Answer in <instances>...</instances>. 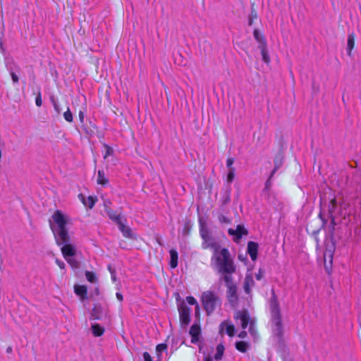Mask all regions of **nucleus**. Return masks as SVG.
I'll use <instances>...</instances> for the list:
<instances>
[{
	"label": "nucleus",
	"instance_id": "1",
	"mask_svg": "<svg viewBox=\"0 0 361 361\" xmlns=\"http://www.w3.org/2000/svg\"><path fill=\"white\" fill-rule=\"evenodd\" d=\"M49 224L56 244L63 243L69 239L71 234L68 228L72 224V221L67 214L60 210H56L52 214Z\"/></svg>",
	"mask_w": 361,
	"mask_h": 361
},
{
	"label": "nucleus",
	"instance_id": "2",
	"mask_svg": "<svg viewBox=\"0 0 361 361\" xmlns=\"http://www.w3.org/2000/svg\"><path fill=\"white\" fill-rule=\"evenodd\" d=\"M211 265L219 273L230 276L235 272L236 267L229 251L224 247L215 250L211 258Z\"/></svg>",
	"mask_w": 361,
	"mask_h": 361
},
{
	"label": "nucleus",
	"instance_id": "3",
	"mask_svg": "<svg viewBox=\"0 0 361 361\" xmlns=\"http://www.w3.org/2000/svg\"><path fill=\"white\" fill-rule=\"evenodd\" d=\"M57 245L61 246V250L62 255L65 259L67 261V262L73 268H78L79 266V263L74 258V257L77 254V248L74 244L71 243V235L69 236V239L66 242Z\"/></svg>",
	"mask_w": 361,
	"mask_h": 361
},
{
	"label": "nucleus",
	"instance_id": "4",
	"mask_svg": "<svg viewBox=\"0 0 361 361\" xmlns=\"http://www.w3.org/2000/svg\"><path fill=\"white\" fill-rule=\"evenodd\" d=\"M200 235L203 239L202 247L204 248H211L212 249L213 252L215 250H219L221 248L219 243L212 236L209 231L205 225H201Z\"/></svg>",
	"mask_w": 361,
	"mask_h": 361
},
{
	"label": "nucleus",
	"instance_id": "5",
	"mask_svg": "<svg viewBox=\"0 0 361 361\" xmlns=\"http://www.w3.org/2000/svg\"><path fill=\"white\" fill-rule=\"evenodd\" d=\"M202 302L204 309L208 313L212 312L216 306L219 304V298L210 291H206L202 293Z\"/></svg>",
	"mask_w": 361,
	"mask_h": 361
},
{
	"label": "nucleus",
	"instance_id": "6",
	"mask_svg": "<svg viewBox=\"0 0 361 361\" xmlns=\"http://www.w3.org/2000/svg\"><path fill=\"white\" fill-rule=\"evenodd\" d=\"M234 318L235 319L236 323L240 324L243 329H245L248 324L252 326V320L250 317L247 312L245 310L238 311L235 315Z\"/></svg>",
	"mask_w": 361,
	"mask_h": 361
},
{
	"label": "nucleus",
	"instance_id": "7",
	"mask_svg": "<svg viewBox=\"0 0 361 361\" xmlns=\"http://www.w3.org/2000/svg\"><path fill=\"white\" fill-rule=\"evenodd\" d=\"M271 314H272V323L274 324V333L276 336H280L281 334V320L279 314V308L275 303L271 305Z\"/></svg>",
	"mask_w": 361,
	"mask_h": 361
},
{
	"label": "nucleus",
	"instance_id": "8",
	"mask_svg": "<svg viewBox=\"0 0 361 361\" xmlns=\"http://www.w3.org/2000/svg\"><path fill=\"white\" fill-rule=\"evenodd\" d=\"M224 280L227 286V296L231 302H235L237 300L236 295V286L233 283L232 278L231 276L225 275Z\"/></svg>",
	"mask_w": 361,
	"mask_h": 361
},
{
	"label": "nucleus",
	"instance_id": "9",
	"mask_svg": "<svg viewBox=\"0 0 361 361\" xmlns=\"http://www.w3.org/2000/svg\"><path fill=\"white\" fill-rule=\"evenodd\" d=\"M178 312L181 324L188 325L190 322V309L182 302L178 305Z\"/></svg>",
	"mask_w": 361,
	"mask_h": 361
},
{
	"label": "nucleus",
	"instance_id": "10",
	"mask_svg": "<svg viewBox=\"0 0 361 361\" xmlns=\"http://www.w3.org/2000/svg\"><path fill=\"white\" fill-rule=\"evenodd\" d=\"M219 331L222 334H226L229 336H233L235 334V328L231 322L225 321L221 324Z\"/></svg>",
	"mask_w": 361,
	"mask_h": 361
},
{
	"label": "nucleus",
	"instance_id": "11",
	"mask_svg": "<svg viewBox=\"0 0 361 361\" xmlns=\"http://www.w3.org/2000/svg\"><path fill=\"white\" fill-rule=\"evenodd\" d=\"M228 233L231 235L233 236V240L235 241H238V240H239L241 238V237L243 235H246L247 234V231L243 228V226L239 225V226H237V228L235 229L230 228L228 230Z\"/></svg>",
	"mask_w": 361,
	"mask_h": 361
},
{
	"label": "nucleus",
	"instance_id": "12",
	"mask_svg": "<svg viewBox=\"0 0 361 361\" xmlns=\"http://www.w3.org/2000/svg\"><path fill=\"white\" fill-rule=\"evenodd\" d=\"M254 286L255 281L253 279L252 274L248 271L245 279L244 290L247 294H249L250 293L251 290Z\"/></svg>",
	"mask_w": 361,
	"mask_h": 361
},
{
	"label": "nucleus",
	"instance_id": "13",
	"mask_svg": "<svg viewBox=\"0 0 361 361\" xmlns=\"http://www.w3.org/2000/svg\"><path fill=\"white\" fill-rule=\"evenodd\" d=\"M74 292L81 301H84L87 298V288L85 286L75 284L74 286Z\"/></svg>",
	"mask_w": 361,
	"mask_h": 361
},
{
	"label": "nucleus",
	"instance_id": "14",
	"mask_svg": "<svg viewBox=\"0 0 361 361\" xmlns=\"http://www.w3.org/2000/svg\"><path fill=\"white\" fill-rule=\"evenodd\" d=\"M201 329L198 324H193L190 329V335L192 337V343H197L200 339Z\"/></svg>",
	"mask_w": 361,
	"mask_h": 361
},
{
	"label": "nucleus",
	"instance_id": "15",
	"mask_svg": "<svg viewBox=\"0 0 361 361\" xmlns=\"http://www.w3.org/2000/svg\"><path fill=\"white\" fill-rule=\"evenodd\" d=\"M80 200L82 202L85 207L90 209L92 208L97 201V198L93 196L85 197L83 195H79Z\"/></svg>",
	"mask_w": 361,
	"mask_h": 361
},
{
	"label": "nucleus",
	"instance_id": "16",
	"mask_svg": "<svg viewBox=\"0 0 361 361\" xmlns=\"http://www.w3.org/2000/svg\"><path fill=\"white\" fill-rule=\"evenodd\" d=\"M118 227L125 237L130 238H135L131 229L129 227L125 226L122 221H118Z\"/></svg>",
	"mask_w": 361,
	"mask_h": 361
},
{
	"label": "nucleus",
	"instance_id": "17",
	"mask_svg": "<svg viewBox=\"0 0 361 361\" xmlns=\"http://www.w3.org/2000/svg\"><path fill=\"white\" fill-rule=\"evenodd\" d=\"M258 245L254 242H250L247 245V252L252 260H255L257 257Z\"/></svg>",
	"mask_w": 361,
	"mask_h": 361
},
{
	"label": "nucleus",
	"instance_id": "18",
	"mask_svg": "<svg viewBox=\"0 0 361 361\" xmlns=\"http://www.w3.org/2000/svg\"><path fill=\"white\" fill-rule=\"evenodd\" d=\"M355 35L354 33H351L348 35V40H347V51L348 54L349 56H351V52L355 47Z\"/></svg>",
	"mask_w": 361,
	"mask_h": 361
},
{
	"label": "nucleus",
	"instance_id": "19",
	"mask_svg": "<svg viewBox=\"0 0 361 361\" xmlns=\"http://www.w3.org/2000/svg\"><path fill=\"white\" fill-rule=\"evenodd\" d=\"M170 253V267L172 269L176 268L178 266V252L176 250L171 249Z\"/></svg>",
	"mask_w": 361,
	"mask_h": 361
},
{
	"label": "nucleus",
	"instance_id": "20",
	"mask_svg": "<svg viewBox=\"0 0 361 361\" xmlns=\"http://www.w3.org/2000/svg\"><path fill=\"white\" fill-rule=\"evenodd\" d=\"M255 39L258 42L259 47L267 45L265 37L262 33H261L257 29H255L253 32Z\"/></svg>",
	"mask_w": 361,
	"mask_h": 361
},
{
	"label": "nucleus",
	"instance_id": "21",
	"mask_svg": "<svg viewBox=\"0 0 361 361\" xmlns=\"http://www.w3.org/2000/svg\"><path fill=\"white\" fill-rule=\"evenodd\" d=\"M97 182L98 184L102 185H106L109 183L108 178L106 177V175L104 171H99Z\"/></svg>",
	"mask_w": 361,
	"mask_h": 361
},
{
	"label": "nucleus",
	"instance_id": "22",
	"mask_svg": "<svg viewBox=\"0 0 361 361\" xmlns=\"http://www.w3.org/2000/svg\"><path fill=\"white\" fill-rule=\"evenodd\" d=\"M167 350V345L165 343H161L157 345L156 347V355L157 358L161 361V355L162 353L166 352Z\"/></svg>",
	"mask_w": 361,
	"mask_h": 361
},
{
	"label": "nucleus",
	"instance_id": "23",
	"mask_svg": "<svg viewBox=\"0 0 361 361\" xmlns=\"http://www.w3.org/2000/svg\"><path fill=\"white\" fill-rule=\"evenodd\" d=\"M92 331L94 336H100L104 334V329L97 324L92 325Z\"/></svg>",
	"mask_w": 361,
	"mask_h": 361
},
{
	"label": "nucleus",
	"instance_id": "24",
	"mask_svg": "<svg viewBox=\"0 0 361 361\" xmlns=\"http://www.w3.org/2000/svg\"><path fill=\"white\" fill-rule=\"evenodd\" d=\"M261 50V54L262 56V59L266 63H269L270 62V58L269 56V52L267 49V45L259 46V47Z\"/></svg>",
	"mask_w": 361,
	"mask_h": 361
},
{
	"label": "nucleus",
	"instance_id": "25",
	"mask_svg": "<svg viewBox=\"0 0 361 361\" xmlns=\"http://www.w3.org/2000/svg\"><path fill=\"white\" fill-rule=\"evenodd\" d=\"M186 301L188 304L191 305H195V314L197 316L200 314V306L196 300V299L192 296H188L186 298Z\"/></svg>",
	"mask_w": 361,
	"mask_h": 361
},
{
	"label": "nucleus",
	"instance_id": "26",
	"mask_svg": "<svg viewBox=\"0 0 361 361\" xmlns=\"http://www.w3.org/2000/svg\"><path fill=\"white\" fill-rule=\"evenodd\" d=\"M235 348L238 351L245 353L249 348V345L245 341H238L235 343Z\"/></svg>",
	"mask_w": 361,
	"mask_h": 361
},
{
	"label": "nucleus",
	"instance_id": "27",
	"mask_svg": "<svg viewBox=\"0 0 361 361\" xmlns=\"http://www.w3.org/2000/svg\"><path fill=\"white\" fill-rule=\"evenodd\" d=\"M224 352V347L222 344H219L216 346V353L214 355L215 360H221Z\"/></svg>",
	"mask_w": 361,
	"mask_h": 361
},
{
	"label": "nucleus",
	"instance_id": "28",
	"mask_svg": "<svg viewBox=\"0 0 361 361\" xmlns=\"http://www.w3.org/2000/svg\"><path fill=\"white\" fill-rule=\"evenodd\" d=\"M102 310L100 307H95L92 312V318L94 319H99L101 318Z\"/></svg>",
	"mask_w": 361,
	"mask_h": 361
},
{
	"label": "nucleus",
	"instance_id": "29",
	"mask_svg": "<svg viewBox=\"0 0 361 361\" xmlns=\"http://www.w3.org/2000/svg\"><path fill=\"white\" fill-rule=\"evenodd\" d=\"M85 276L87 280L90 283H97V278L94 273L92 271H87L85 272Z\"/></svg>",
	"mask_w": 361,
	"mask_h": 361
},
{
	"label": "nucleus",
	"instance_id": "30",
	"mask_svg": "<svg viewBox=\"0 0 361 361\" xmlns=\"http://www.w3.org/2000/svg\"><path fill=\"white\" fill-rule=\"evenodd\" d=\"M257 19V13L255 10H252L249 16V25H252L254 21Z\"/></svg>",
	"mask_w": 361,
	"mask_h": 361
},
{
	"label": "nucleus",
	"instance_id": "31",
	"mask_svg": "<svg viewBox=\"0 0 361 361\" xmlns=\"http://www.w3.org/2000/svg\"><path fill=\"white\" fill-rule=\"evenodd\" d=\"M63 116L64 118L68 122H71L73 121V116L69 109H68L67 111L64 112Z\"/></svg>",
	"mask_w": 361,
	"mask_h": 361
},
{
	"label": "nucleus",
	"instance_id": "32",
	"mask_svg": "<svg viewBox=\"0 0 361 361\" xmlns=\"http://www.w3.org/2000/svg\"><path fill=\"white\" fill-rule=\"evenodd\" d=\"M10 74H11L13 82V83H18L19 78H18V76L17 75V73H16V72H14L13 71H11Z\"/></svg>",
	"mask_w": 361,
	"mask_h": 361
},
{
	"label": "nucleus",
	"instance_id": "33",
	"mask_svg": "<svg viewBox=\"0 0 361 361\" xmlns=\"http://www.w3.org/2000/svg\"><path fill=\"white\" fill-rule=\"evenodd\" d=\"M234 176H235V173H234V169L233 168H231L228 173V176H227V180L228 182H231L233 178H234Z\"/></svg>",
	"mask_w": 361,
	"mask_h": 361
},
{
	"label": "nucleus",
	"instance_id": "34",
	"mask_svg": "<svg viewBox=\"0 0 361 361\" xmlns=\"http://www.w3.org/2000/svg\"><path fill=\"white\" fill-rule=\"evenodd\" d=\"M109 217L116 221L117 224H118V221H122L121 217L119 215L111 214V212H109Z\"/></svg>",
	"mask_w": 361,
	"mask_h": 361
},
{
	"label": "nucleus",
	"instance_id": "35",
	"mask_svg": "<svg viewBox=\"0 0 361 361\" xmlns=\"http://www.w3.org/2000/svg\"><path fill=\"white\" fill-rule=\"evenodd\" d=\"M264 271L262 269H259L258 272L255 274V278L257 280L259 281L264 277Z\"/></svg>",
	"mask_w": 361,
	"mask_h": 361
},
{
	"label": "nucleus",
	"instance_id": "36",
	"mask_svg": "<svg viewBox=\"0 0 361 361\" xmlns=\"http://www.w3.org/2000/svg\"><path fill=\"white\" fill-rule=\"evenodd\" d=\"M35 103L37 106H40L42 104L41 94L38 93L35 98Z\"/></svg>",
	"mask_w": 361,
	"mask_h": 361
},
{
	"label": "nucleus",
	"instance_id": "37",
	"mask_svg": "<svg viewBox=\"0 0 361 361\" xmlns=\"http://www.w3.org/2000/svg\"><path fill=\"white\" fill-rule=\"evenodd\" d=\"M105 149H106V154H104V159H106L109 155H110L112 152V149L109 147L108 146H105Z\"/></svg>",
	"mask_w": 361,
	"mask_h": 361
},
{
	"label": "nucleus",
	"instance_id": "38",
	"mask_svg": "<svg viewBox=\"0 0 361 361\" xmlns=\"http://www.w3.org/2000/svg\"><path fill=\"white\" fill-rule=\"evenodd\" d=\"M233 162H234V161H233V159H231V158H228V159L226 160V165H227V166H228L230 169H231V168H233V167H232V166H233Z\"/></svg>",
	"mask_w": 361,
	"mask_h": 361
},
{
	"label": "nucleus",
	"instance_id": "39",
	"mask_svg": "<svg viewBox=\"0 0 361 361\" xmlns=\"http://www.w3.org/2000/svg\"><path fill=\"white\" fill-rule=\"evenodd\" d=\"M56 263L57 264V265L61 269H65V263L61 260H59V259H56Z\"/></svg>",
	"mask_w": 361,
	"mask_h": 361
},
{
	"label": "nucleus",
	"instance_id": "40",
	"mask_svg": "<svg viewBox=\"0 0 361 361\" xmlns=\"http://www.w3.org/2000/svg\"><path fill=\"white\" fill-rule=\"evenodd\" d=\"M109 270H110V271H111V280H112L114 282H115V281H116V273H115V271H112V270L111 269V268H110V267H109Z\"/></svg>",
	"mask_w": 361,
	"mask_h": 361
},
{
	"label": "nucleus",
	"instance_id": "41",
	"mask_svg": "<svg viewBox=\"0 0 361 361\" xmlns=\"http://www.w3.org/2000/svg\"><path fill=\"white\" fill-rule=\"evenodd\" d=\"M116 298H117L120 302L123 301V295H122V294H121V293H116Z\"/></svg>",
	"mask_w": 361,
	"mask_h": 361
},
{
	"label": "nucleus",
	"instance_id": "42",
	"mask_svg": "<svg viewBox=\"0 0 361 361\" xmlns=\"http://www.w3.org/2000/svg\"><path fill=\"white\" fill-rule=\"evenodd\" d=\"M79 118L81 122H83L84 120V114L82 111L79 112Z\"/></svg>",
	"mask_w": 361,
	"mask_h": 361
},
{
	"label": "nucleus",
	"instance_id": "43",
	"mask_svg": "<svg viewBox=\"0 0 361 361\" xmlns=\"http://www.w3.org/2000/svg\"><path fill=\"white\" fill-rule=\"evenodd\" d=\"M246 334H247V333L245 331H242L239 334L238 336L240 338H244V337H245Z\"/></svg>",
	"mask_w": 361,
	"mask_h": 361
},
{
	"label": "nucleus",
	"instance_id": "44",
	"mask_svg": "<svg viewBox=\"0 0 361 361\" xmlns=\"http://www.w3.org/2000/svg\"><path fill=\"white\" fill-rule=\"evenodd\" d=\"M15 70H16V71L17 73H19V72H20V67H19L18 66H17V65H16V66H15Z\"/></svg>",
	"mask_w": 361,
	"mask_h": 361
},
{
	"label": "nucleus",
	"instance_id": "45",
	"mask_svg": "<svg viewBox=\"0 0 361 361\" xmlns=\"http://www.w3.org/2000/svg\"><path fill=\"white\" fill-rule=\"evenodd\" d=\"M0 49L2 50V51H4V49L3 47V43L1 41H0Z\"/></svg>",
	"mask_w": 361,
	"mask_h": 361
},
{
	"label": "nucleus",
	"instance_id": "46",
	"mask_svg": "<svg viewBox=\"0 0 361 361\" xmlns=\"http://www.w3.org/2000/svg\"><path fill=\"white\" fill-rule=\"evenodd\" d=\"M204 361H212V358L210 357H205Z\"/></svg>",
	"mask_w": 361,
	"mask_h": 361
},
{
	"label": "nucleus",
	"instance_id": "47",
	"mask_svg": "<svg viewBox=\"0 0 361 361\" xmlns=\"http://www.w3.org/2000/svg\"><path fill=\"white\" fill-rule=\"evenodd\" d=\"M54 106L55 109H56L58 112H59V109H58V106H57V104H54Z\"/></svg>",
	"mask_w": 361,
	"mask_h": 361
},
{
	"label": "nucleus",
	"instance_id": "48",
	"mask_svg": "<svg viewBox=\"0 0 361 361\" xmlns=\"http://www.w3.org/2000/svg\"><path fill=\"white\" fill-rule=\"evenodd\" d=\"M238 258H239L240 259L243 260V257H242L241 255H239V256H238Z\"/></svg>",
	"mask_w": 361,
	"mask_h": 361
},
{
	"label": "nucleus",
	"instance_id": "49",
	"mask_svg": "<svg viewBox=\"0 0 361 361\" xmlns=\"http://www.w3.org/2000/svg\"><path fill=\"white\" fill-rule=\"evenodd\" d=\"M329 257H330L331 261L332 260V255L331 253L329 254Z\"/></svg>",
	"mask_w": 361,
	"mask_h": 361
}]
</instances>
